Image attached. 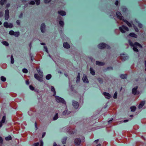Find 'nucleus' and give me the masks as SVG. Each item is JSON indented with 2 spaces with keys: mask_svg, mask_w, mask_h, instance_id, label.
I'll return each instance as SVG.
<instances>
[{
  "mask_svg": "<svg viewBox=\"0 0 146 146\" xmlns=\"http://www.w3.org/2000/svg\"><path fill=\"white\" fill-rule=\"evenodd\" d=\"M129 44L131 46H133V50L136 52H138V51L137 48H142V46L140 44L137 42L133 44L131 42H129Z\"/></svg>",
  "mask_w": 146,
  "mask_h": 146,
  "instance_id": "obj_1",
  "label": "nucleus"
},
{
  "mask_svg": "<svg viewBox=\"0 0 146 146\" xmlns=\"http://www.w3.org/2000/svg\"><path fill=\"white\" fill-rule=\"evenodd\" d=\"M98 47L99 48L102 49L104 48H107L108 49H109L110 48V46L107 44L104 43H101L99 44Z\"/></svg>",
  "mask_w": 146,
  "mask_h": 146,
  "instance_id": "obj_2",
  "label": "nucleus"
},
{
  "mask_svg": "<svg viewBox=\"0 0 146 146\" xmlns=\"http://www.w3.org/2000/svg\"><path fill=\"white\" fill-rule=\"evenodd\" d=\"M119 29L120 31L123 33H125V31H129L128 28L124 25H122L121 27H119Z\"/></svg>",
  "mask_w": 146,
  "mask_h": 146,
  "instance_id": "obj_3",
  "label": "nucleus"
},
{
  "mask_svg": "<svg viewBox=\"0 0 146 146\" xmlns=\"http://www.w3.org/2000/svg\"><path fill=\"white\" fill-rule=\"evenodd\" d=\"M55 98L56 101L58 102H61L62 103L64 104L65 101L62 98L58 96H55Z\"/></svg>",
  "mask_w": 146,
  "mask_h": 146,
  "instance_id": "obj_4",
  "label": "nucleus"
},
{
  "mask_svg": "<svg viewBox=\"0 0 146 146\" xmlns=\"http://www.w3.org/2000/svg\"><path fill=\"white\" fill-rule=\"evenodd\" d=\"M35 78L37 80L40 82H42L43 81L42 78L43 77V75H41L39 76L37 74H35L34 75Z\"/></svg>",
  "mask_w": 146,
  "mask_h": 146,
  "instance_id": "obj_5",
  "label": "nucleus"
},
{
  "mask_svg": "<svg viewBox=\"0 0 146 146\" xmlns=\"http://www.w3.org/2000/svg\"><path fill=\"white\" fill-rule=\"evenodd\" d=\"M116 15L117 16V18L120 19V20H122L123 21V17L122 16V15L121 13L119 12H117L116 13Z\"/></svg>",
  "mask_w": 146,
  "mask_h": 146,
  "instance_id": "obj_6",
  "label": "nucleus"
},
{
  "mask_svg": "<svg viewBox=\"0 0 146 146\" xmlns=\"http://www.w3.org/2000/svg\"><path fill=\"white\" fill-rule=\"evenodd\" d=\"M5 20H7L9 18V12L8 10L5 11Z\"/></svg>",
  "mask_w": 146,
  "mask_h": 146,
  "instance_id": "obj_7",
  "label": "nucleus"
},
{
  "mask_svg": "<svg viewBox=\"0 0 146 146\" xmlns=\"http://www.w3.org/2000/svg\"><path fill=\"white\" fill-rule=\"evenodd\" d=\"M72 105L76 109H77L79 106L78 103L75 101H73Z\"/></svg>",
  "mask_w": 146,
  "mask_h": 146,
  "instance_id": "obj_8",
  "label": "nucleus"
},
{
  "mask_svg": "<svg viewBox=\"0 0 146 146\" xmlns=\"http://www.w3.org/2000/svg\"><path fill=\"white\" fill-rule=\"evenodd\" d=\"M40 29L42 33H43L45 31V25L44 23H42L41 24Z\"/></svg>",
  "mask_w": 146,
  "mask_h": 146,
  "instance_id": "obj_9",
  "label": "nucleus"
},
{
  "mask_svg": "<svg viewBox=\"0 0 146 146\" xmlns=\"http://www.w3.org/2000/svg\"><path fill=\"white\" fill-rule=\"evenodd\" d=\"M81 140L79 139L76 138L75 140V143L76 145H79L80 144Z\"/></svg>",
  "mask_w": 146,
  "mask_h": 146,
  "instance_id": "obj_10",
  "label": "nucleus"
},
{
  "mask_svg": "<svg viewBox=\"0 0 146 146\" xmlns=\"http://www.w3.org/2000/svg\"><path fill=\"white\" fill-rule=\"evenodd\" d=\"M82 80H83V81L84 82H85V83H88V81L87 79V78L85 75H84V76L82 78Z\"/></svg>",
  "mask_w": 146,
  "mask_h": 146,
  "instance_id": "obj_11",
  "label": "nucleus"
},
{
  "mask_svg": "<svg viewBox=\"0 0 146 146\" xmlns=\"http://www.w3.org/2000/svg\"><path fill=\"white\" fill-rule=\"evenodd\" d=\"M103 94L106 98L108 99H109L110 98V95L108 93L104 92Z\"/></svg>",
  "mask_w": 146,
  "mask_h": 146,
  "instance_id": "obj_12",
  "label": "nucleus"
},
{
  "mask_svg": "<svg viewBox=\"0 0 146 146\" xmlns=\"http://www.w3.org/2000/svg\"><path fill=\"white\" fill-rule=\"evenodd\" d=\"M63 46L67 48H70V46L67 42L64 43L63 45Z\"/></svg>",
  "mask_w": 146,
  "mask_h": 146,
  "instance_id": "obj_13",
  "label": "nucleus"
},
{
  "mask_svg": "<svg viewBox=\"0 0 146 146\" xmlns=\"http://www.w3.org/2000/svg\"><path fill=\"white\" fill-rule=\"evenodd\" d=\"M58 13L59 14L62 16H64L66 14V12L65 11H58Z\"/></svg>",
  "mask_w": 146,
  "mask_h": 146,
  "instance_id": "obj_14",
  "label": "nucleus"
},
{
  "mask_svg": "<svg viewBox=\"0 0 146 146\" xmlns=\"http://www.w3.org/2000/svg\"><path fill=\"white\" fill-rule=\"evenodd\" d=\"M137 87L133 88L132 89V93L133 94L135 95L136 94L137 92Z\"/></svg>",
  "mask_w": 146,
  "mask_h": 146,
  "instance_id": "obj_15",
  "label": "nucleus"
},
{
  "mask_svg": "<svg viewBox=\"0 0 146 146\" xmlns=\"http://www.w3.org/2000/svg\"><path fill=\"white\" fill-rule=\"evenodd\" d=\"M120 58L122 60H124L126 59L125 56V55L124 54H121L120 56Z\"/></svg>",
  "mask_w": 146,
  "mask_h": 146,
  "instance_id": "obj_16",
  "label": "nucleus"
},
{
  "mask_svg": "<svg viewBox=\"0 0 146 146\" xmlns=\"http://www.w3.org/2000/svg\"><path fill=\"white\" fill-rule=\"evenodd\" d=\"M123 21L124 22H125L129 27H131V24L130 23H129L128 21H127V20L123 19Z\"/></svg>",
  "mask_w": 146,
  "mask_h": 146,
  "instance_id": "obj_17",
  "label": "nucleus"
},
{
  "mask_svg": "<svg viewBox=\"0 0 146 146\" xmlns=\"http://www.w3.org/2000/svg\"><path fill=\"white\" fill-rule=\"evenodd\" d=\"M145 103V101H142L141 102L139 106V108H142L143 106L144 105Z\"/></svg>",
  "mask_w": 146,
  "mask_h": 146,
  "instance_id": "obj_18",
  "label": "nucleus"
},
{
  "mask_svg": "<svg viewBox=\"0 0 146 146\" xmlns=\"http://www.w3.org/2000/svg\"><path fill=\"white\" fill-rule=\"evenodd\" d=\"M104 63L103 62H101L99 61H96V64L98 65L102 66L104 64Z\"/></svg>",
  "mask_w": 146,
  "mask_h": 146,
  "instance_id": "obj_19",
  "label": "nucleus"
},
{
  "mask_svg": "<svg viewBox=\"0 0 146 146\" xmlns=\"http://www.w3.org/2000/svg\"><path fill=\"white\" fill-rule=\"evenodd\" d=\"M51 91L52 92H53L54 94L53 95L54 96L56 94V92L54 89V87L53 86H52L51 87Z\"/></svg>",
  "mask_w": 146,
  "mask_h": 146,
  "instance_id": "obj_20",
  "label": "nucleus"
},
{
  "mask_svg": "<svg viewBox=\"0 0 146 146\" xmlns=\"http://www.w3.org/2000/svg\"><path fill=\"white\" fill-rule=\"evenodd\" d=\"M58 118V114L56 113L53 118V120H56Z\"/></svg>",
  "mask_w": 146,
  "mask_h": 146,
  "instance_id": "obj_21",
  "label": "nucleus"
},
{
  "mask_svg": "<svg viewBox=\"0 0 146 146\" xmlns=\"http://www.w3.org/2000/svg\"><path fill=\"white\" fill-rule=\"evenodd\" d=\"M90 73L91 74H92V75H95V72L92 68H90Z\"/></svg>",
  "mask_w": 146,
  "mask_h": 146,
  "instance_id": "obj_22",
  "label": "nucleus"
},
{
  "mask_svg": "<svg viewBox=\"0 0 146 146\" xmlns=\"http://www.w3.org/2000/svg\"><path fill=\"white\" fill-rule=\"evenodd\" d=\"M129 35L131 36L134 37L135 38H136L137 36V35L133 33H130Z\"/></svg>",
  "mask_w": 146,
  "mask_h": 146,
  "instance_id": "obj_23",
  "label": "nucleus"
},
{
  "mask_svg": "<svg viewBox=\"0 0 146 146\" xmlns=\"http://www.w3.org/2000/svg\"><path fill=\"white\" fill-rule=\"evenodd\" d=\"M130 109L131 111H134L136 109V108L135 106H132L131 107Z\"/></svg>",
  "mask_w": 146,
  "mask_h": 146,
  "instance_id": "obj_24",
  "label": "nucleus"
},
{
  "mask_svg": "<svg viewBox=\"0 0 146 146\" xmlns=\"http://www.w3.org/2000/svg\"><path fill=\"white\" fill-rule=\"evenodd\" d=\"M2 43L3 44L6 46H8L9 45V43L6 41H4L2 42Z\"/></svg>",
  "mask_w": 146,
  "mask_h": 146,
  "instance_id": "obj_25",
  "label": "nucleus"
},
{
  "mask_svg": "<svg viewBox=\"0 0 146 146\" xmlns=\"http://www.w3.org/2000/svg\"><path fill=\"white\" fill-rule=\"evenodd\" d=\"M127 76L126 74H122L120 76V77L121 78H127Z\"/></svg>",
  "mask_w": 146,
  "mask_h": 146,
  "instance_id": "obj_26",
  "label": "nucleus"
},
{
  "mask_svg": "<svg viewBox=\"0 0 146 146\" xmlns=\"http://www.w3.org/2000/svg\"><path fill=\"white\" fill-rule=\"evenodd\" d=\"M11 137L10 135L5 137V139L7 141L10 140L11 139Z\"/></svg>",
  "mask_w": 146,
  "mask_h": 146,
  "instance_id": "obj_27",
  "label": "nucleus"
},
{
  "mask_svg": "<svg viewBox=\"0 0 146 146\" xmlns=\"http://www.w3.org/2000/svg\"><path fill=\"white\" fill-rule=\"evenodd\" d=\"M70 113L69 112H68V111L66 110H65L63 112V115H66L67 114H68Z\"/></svg>",
  "mask_w": 146,
  "mask_h": 146,
  "instance_id": "obj_28",
  "label": "nucleus"
},
{
  "mask_svg": "<svg viewBox=\"0 0 146 146\" xmlns=\"http://www.w3.org/2000/svg\"><path fill=\"white\" fill-rule=\"evenodd\" d=\"M51 77V75L50 74L47 75L46 77V78L47 80L50 79Z\"/></svg>",
  "mask_w": 146,
  "mask_h": 146,
  "instance_id": "obj_29",
  "label": "nucleus"
},
{
  "mask_svg": "<svg viewBox=\"0 0 146 146\" xmlns=\"http://www.w3.org/2000/svg\"><path fill=\"white\" fill-rule=\"evenodd\" d=\"M11 63L12 64L14 63V58H13V57L12 55H11Z\"/></svg>",
  "mask_w": 146,
  "mask_h": 146,
  "instance_id": "obj_30",
  "label": "nucleus"
},
{
  "mask_svg": "<svg viewBox=\"0 0 146 146\" xmlns=\"http://www.w3.org/2000/svg\"><path fill=\"white\" fill-rule=\"evenodd\" d=\"M9 24H8L7 22H5L4 23V26L6 28H8Z\"/></svg>",
  "mask_w": 146,
  "mask_h": 146,
  "instance_id": "obj_31",
  "label": "nucleus"
},
{
  "mask_svg": "<svg viewBox=\"0 0 146 146\" xmlns=\"http://www.w3.org/2000/svg\"><path fill=\"white\" fill-rule=\"evenodd\" d=\"M5 116H4L2 117L1 122L2 123H4L5 122Z\"/></svg>",
  "mask_w": 146,
  "mask_h": 146,
  "instance_id": "obj_32",
  "label": "nucleus"
},
{
  "mask_svg": "<svg viewBox=\"0 0 146 146\" xmlns=\"http://www.w3.org/2000/svg\"><path fill=\"white\" fill-rule=\"evenodd\" d=\"M19 35V32H15L14 35L16 37H18Z\"/></svg>",
  "mask_w": 146,
  "mask_h": 146,
  "instance_id": "obj_33",
  "label": "nucleus"
},
{
  "mask_svg": "<svg viewBox=\"0 0 146 146\" xmlns=\"http://www.w3.org/2000/svg\"><path fill=\"white\" fill-rule=\"evenodd\" d=\"M6 1L7 0H1L0 2V4L1 5H3Z\"/></svg>",
  "mask_w": 146,
  "mask_h": 146,
  "instance_id": "obj_34",
  "label": "nucleus"
},
{
  "mask_svg": "<svg viewBox=\"0 0 146 146\" xmlns=\"http://www.w3.org/2000/svg\"><path fill=\"white\" fill-rule=\"evenodd\" d=\"M1 79L2 81L4 82L6 80V79L5 77L3 76H2L1 77Z\"/></svg>",
  "mask_w": 146,
  "mask_h": 146,
  "instance_id": "obj_35",
  "label": "nucleus"
},
{
  "mask_svg": "<svg viewBox=\"0 0 146 146\" xmlns=\"http://www.w3.org/2000/svg\"><path fill=\"white\" fill-rule=\"evenodd\" d=\"M15 32H14L13 31H11L9 32V34L11 35H14Z\"/></svg>",
  "mask_w": 146,
  "mask_h": 146,
  "instance_id": "obj_36",
  "label": "nucleus"
},
{
  "mask_svg": "<svg viewBox=\"0 0 146 146\" xmlns=\"http://www.w3.org/2000/svg\"><path fill=\"white\" fill-rule=\"evenodd\" d=\"M36 2V4L37 5H38L40 4V0H35Z\"/></svg>",
  "mask_w": 146,
  "mask_h": 146,
  "instance_id": "obj_37",
  "label": "nucleus"
},
{
  "mask_svg": "<svg viewBox=\"0 0 146 146\" xmlns=\"http://www.w3.org/2000/svg\"><path fill=\"white\" fill-rule=\"evenodd\" d=\"M59 24L61 26H63L64 25V23L62 21H60L59 22Z\"/></svg>",
  "mask_w": 146,
  "mask_h": 146,
  "instance_id": "obj_38",
  "label": "nucleus"
},
{
  "mask_svg": "<svg viewBox=\"0 0 146 146\" xmlns=\"http://www.w3.org/2000/svg\"><path fill=\"white\" fill-rule=\"evenodd\" d=\"M3 139L1 137H0V143L2 144L3 143Z\"/></svg>",
  "mask_w": 146,
  "mask_h": 146,
  "instance_id": "obj_39",
  "label": "nucleus"
},
{
  "mask_svg": "<svg viewBox=\"0 0 146 146\" xmlns=\"http://www.w3.org/2000/svg\"><path fill=\"white\" fill-rule=\"evenodd\" d=\"M23 72L25 73H27L28 72V70L25 68H24L23 70Z\"/></svg>",
  "mask_w": 146,
  "mask_h": 146,
  "instance_id": "obj_40",
  "label": "nucleus"
},
{
  "mask_svg": "<svg viewBox=\"0 0 146 146\" xmlns=\"http://www.w3.org/2000/svg\"><path fill=\"white\" fill-rule=\"evenodd\" d=\"M117 92H115L113 96V98L114 99L116 98L117 97Z\"/></svg>",
  "mask_w": 146,
  "mask_h": 146,
  "instance_id": "obj_41",
  "label": "nucleus"
},
{
  "mask_svg": "<svg viewBox=\"0 0 146 146\" xmlns=\"http://www.w3.org/2000/svg\"><path fill=\"white\" fill-rule=\"evenodd\" d=\"M13 25L12 24L9 23V24L8 28H12L13 27Z\"/></svg>",
  "mask_w": 146,
  "mask_h": 146,
  "instance_id": "obj_42",
  "label": "nucleus"
},
{
  "mask_svg": "<svg viewBox=\"0 0 146 146\" xmlns=\"http://www.w3.org/2000/svg\"><path fill=\"white\" fill-rule=\"evenodd\" d=\"M30 89L31 90H33L34 89V88L32 86L30 85L29 86Z\"/></svg>",
  "mask_w": 146,
  "mask_h": 146,
  "instance_id": "obj_43",
  "label": "nucleus"
},
{
  "mask_svg": "<svg viewBox=\"0 0 146 146\" xmlns=\"http://www.w3.org/2000/svg\"><path fill=\"white\" fill-rule=\"evenodd\" d=\"M51 0H44V2L45 3H48Z\"/></svg>",
  "mask_w": 146,
  "mask_h": 146,
  "instance_id": "obj_44",
  "label": "nucleus"
},
{
  "mask_svg": "<svg viewBox=\"0 0 146 146\" xmlns=\"http://www.w3.org/2000/svg\"><path fill=\"white\" fill-rule=\"evenodd\" d=\"M35 4V2L33 1H31L30 3V4L31 5H34Z\"/></svg>",
  "mask_w": 146,
  "mask_h": 146,
  "instance_id": "obj_45",
  "label": "nucleus"
},
{
  "mask_svg": "<svg viewBox=\"0 0 146 146\" xmlns=\"http://www.w3.org/2000/svg\"><path fill=\"white\" fill-rule=\"evenodd\" d=\"M80 78V73H78V76L77 77V80H79Z\"/></svg>",
  "mask_w": 146,
  "mask_h": 146,
  "instance_id": "obj_46",
  "label": "nucleus"
},
{
  "mask_svg": "<svg viewBox=\"0 0 146 146\" xmlns=\"http://www.w3.org/2000/svg\"><path fill=\"white\" fill-rule=\"evenodd\" d=\"M44 49H45V51L47 52V53H48V50H47V48L46 46H44Z\"/></svg>",
  "mask_w": 146,
  "mask_h": 146,
  "instance_id": "obj_47",
  "label": "nucleus"
},
{
  "mask_svg": "<svg viewBox=\"0 0 146 146\" xmlns=\"http://www.w3.org/2000/svg\"><path fill=\"white\" fill-rule=\"evenodd\" d=\"M98 81H99V82L100 83H101L103 81L102 79H101L100 78H99L98 79Z\"/></svg>",
  "mask_w": 146,
  "mask_h": 146,
  "instance_id": "obj_48",
  "label": "nucleus"
},
{
  "mask_svg": "<svg viewBox=\"0 0 146 146\" xmlns=\"http://www.w3.org/2000/svg\"><path fill=\"white\" fill-rule=\"evenodd\" d=\"M39 145V143H35L34 144V146H38Z\"/></svg>",
  "mask_w": 146,
  "mask_h": 146,
  "instance_id": "obj_49",
  "label": "nucleus"
},
{
  "mask_svg": "<svg viewBox=\"0 0 146 146\" xmlns=\"http://www.w3.org/2000/svg\"><path fill=\"white\" fill-rule=\"evenodd\" d=\"M38 73L40 76L43 75H42L43 73L42 72H41V71H39V72H38Z\"/></svg>",
  "mask_w": 146,
  "mask_h": 146,
  "instance_id": "obj_50",
  "label": "nucleus"
},
{
  "mask_svg": "<svg viewBox=\"0 0 146 146\" xmlns=\"http://www.w3.org/2000/svg\"><path fill=\"white\" fill-rule=\"evenodd\" d=\"M138 26L140 28H142V25L141 24H139Z\"/></svg>",
  "mask_w": 146,
  "mask_h": 146,
  "instance_id": "obj_51",
  "label": "nucleus"
},
{
  "mask_svg": "<svg viewBox=\"0 0 146 146\" xmlns=\"http://www.w3.org/2000/svg\"><path fill=\"white\" fill-rule=\"evenodd\" d=\"M118 2L117 1H116L115 3V4L117 5H118Z\"/></svg>",
  "mask_w": 146,
  "mask_h": 146,
  "instance_id": "obj_52",
  "label": "nucleus"
},
{
  "mask_svg": "<svg viewBox=\"0 0 146 146\" xmlns=\"http://www.w3.org/2000/svg\"><path fill=\"white\" fill-rule=\"evenodd\" d=\"M45 135V133L44 132L43 133L42 135V137L43 138Z\"/></svg>",
  "mask_w": 146,
  "mask_h": 146,
  "instance_id": "obj_53",
  "label": "nucleus"
},
{
  "mask_svg": "<svg viewBox=\"0 0 146 146\" xmlns=\"http://www.w3.org/2000/svg\"><path fill=\"white\" fill-rule=\"evenodd\" d=\"M53 146H58L55 143H54ZM63 146H65V145H64Z\"/></svg>",
  "mask_w": 146,
  "mask_h": 146,
  "instance_id": "obj_54",
  "label": "nucleus"
},
{
  "mask_svg": "<svg viewBox=\"0 0 146 146\" xmlns=\"http://www.w3.org/2000/svg\"><path fill=\"white\" fill-rule=\"evenodd\" d=\"M26 84H29V80H26Z\"/></svg>",
  "mask_w": 146,
  "mask_h": 146,
  "instance_id": "obj_55",
  "label": "nucleus"
},
{
  "mask_svg": "<svg viewBox=\"0 0 146 146\" xmlns=\"http://www.w3.org/2000/svg\"><path fill=\"white\" fill-rule=\"evenodd\" d=\"M10 6V4H7L6 5V7L7 8H8Z\"/></svg>",
  "mask_w": 146,
  "mask_h": 146,
  "instance_id": "obj_56",
  "label": "nucleus"
},
{
  "mask_svg": "<svg viewBox=\"0 0 146 146\" xmlns=\"http://www.w3.org/2000/svg\"><path fill=\"white\" fill-rule=\"evenodd\" d=\"M134 29L135 30V31L136 32H138V29L137 28H135V27H134Z\"/></svg>",
  "mask_w": 146,
  "mask_h": 146,
  "instance_id": "obj_57",
  "label": "nucleus"
},
{
  "mask_svg": "<svg viewBox=\"0 0 146 146\" xmlns=\"http://www.w3.org/2000/svg\"><path fill=\"white\" fill-rule=\"evenodd\" d=\"M17 24L18 25H19V24H20V22H19V20H17Z\"/></svg>",
  "mask_w": 146,
  "mask_h": 146,
  "instance_id": "obj_58",
  "label": "nucleus"
},
{
  "mask_svg": "<svg viewBox=\"0 0 146 146\" xmlns=\"http://www.w3.org/2000/svg\"><path fill=\"white\" fill-rule=\"evenodd\" d=\"M2 123H2L1 122H0V127H1L2 126Z\"/></svg>",
  "mask_w": 146,
  "mask_h": 146,
  "instance_id": "obj_59",
  "label": "nucleus"
},
{
  "mask_svg": "<svg viewBox=\"0 0 146 146\" xmlns=\"http://www.w3.org/2000/svg\"><path fill=\"white\" fill-rule=\"evenodd\" d=\"M98 141V139H97V140H95L94 141V142L95 143H97Z\"/></svg>",
  "mask_w": 146,
  "mask_h": 146,
  "instance_id": "obj_60",
  "label": "nucleus"
},
{
  "mask_svg": "<svg viewBox=\"0 0 146 146\" xmlns=\"http://www.w3.org/2000/svg\"><path fill=\"white\" fill-rule=\"evenodd\" d=\"M128 121V120H125L124 121V122H127Z\"/></svg>",
  "mask_w": 146,
  "mask_h": 146,
  "instance_id": "obj_61",
  "label": "nucleus"
},
{
  "mask_svg": "<svg viewBox=\"0 0 146 146\" xmlns=\"http://www.w3.org/2000/svg\"><path fill=\"white\" fill-rule=\"evenodd\" d=\"M40 44L42 45H45V44L44 43H41Z\"/></svg>",
  "mask_w": 146,
  "mask_h": 146,
  "instance_id": "obj_62",
  "label": "nucleus"
},
{
  "mask_svg": "<svg viewBox=\"0 0 146 146\" xmlns=\"http://www.w3.org/2000/svg\"><path fill=\"white\" fill-rule=\"evenodd\" d=\"M42 145H43V143L42 141H41V145L40 146H42Z\"/></svg>",
  "mask_w": 146,
  "mask_h": 146,
  "instance_id": "obj_63",
  "label": "nucleus"
},
{
  "mask_svg": "<svg viewBox=\"0 0 146 146\" xmlns=\"http://www.w3.org/2000/svg\"><path fill=\"white\" fill-rule=\"evenodd\" d=\"M145 67H146V68L145 69V70L146 71V61H145Z\"/></svg>",
  "mask_w": 146,
  "mask_h": 146,
  "instance_id": "obj_64",
  "label": "nucleus"
}]
</instances>
